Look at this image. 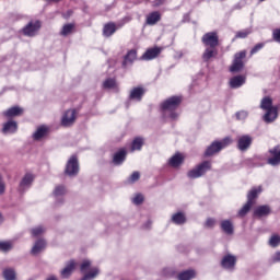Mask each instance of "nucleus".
I'll return each instance as SVG.
<instances>
[{
  "label": "nucleus",
  "mask_w": 280,
  "mask_h": 280,
  "mask_svg": "<svg viewBox=\"0 0 280 280\" xmlns=\"http://www.w3.org/2000/svg\"><path fill=\"white\" fill-rule=\"evenodd\" d=\"M183 98L180 96H172L162 103V113L164 117H170V119H178V113L176 108L180 106Z\"/></svg>",
  "instance_id": "nucleus-1"
},
{
  "label": "nucleus",
  "mask_w": 280,
  "mask_h": 280,
  "mask_svg": "<svg viewBox=\"0 0 280 280\" xmlns=\"http://www.w3.org/2000/svg\"><path fill=\"white\" fill-rule=\"evenodd\" d=\"M261 110H266L262 119L266 124H272L279 117V109L277 106H272V98L270 96H265L260 102Z\"/></svg>",
  "instance_id": "nucleus-2"
},
{
  "label": "nucleus",
  "mask_w": 280,
  "mask_h": 280,
  "mask_svg": "<svg viewBox=\"0 0 280 280\" xmlns=\"http://www.w3.org/2000/svg\"><path fill=\"white\" fill-rule=\"evenodd\" d=\"M232 140L231 138L226 137L221 141H213L205 151V156H213L214 154H218L219 152H222L224 148L228 145H231Z\"/></svg>",
  "instance_id": "nucleus-3"
},
{
  "label": "nucleus",
  "mask_w": 280,
  "mask_h": 280,
  "mask_svg": "<svg viewBox=\"0 0 280 280\" xmlns=\"http://www.w3.org/2000/svg\"><path fill=\"white\" fill-rule=\"evenodd\" d=\"M211 170V162L210 161H203L201 164L197 165L195 168L190 170L187 173L188 178L196 179L200 178V176H205L207 172Z\"/></svg>",
  "instance_id": "nucleus-4"
},
{
  "label": "nucleus",
  "mask_w": 280,
  "mask_h": 280,
  "mask_svg": "<svg viewBox=\"0 0 280 280\" xmlns=\"http://www.w3.org/2000/svg\"><path fill=\"white\" fill-rule=\"evenodd\" d=\"M221 268L228 272H234L235 266H237V257L232 254H225L220 261Z\"/></svg>",
  "instance_id": "nucleus-5"
},
{
  "label": "nucleus",
  "mask_w": 280,
  "mask_h": 280,
  "mask_svg": "<svg viewBox=\"0 0 280 280\" xmlns=\"http://www.w3.org/2000/svg\"><path fill=\"white\" fill-rule=\"evenodd\" d=\"M65 174H67V176H78V174H80V162H78V156H70L66 164Z\"/></svg>",
  "instance_id": "nucleus-6"
},
{
  "label": "nucleus",
  "mask_w": 280,
  "mask_h": 280,
  "mask_svg": "<svg viewBox=\"0 0 280 280\" xmlns=\"http://www.w3.org/2000/svg\"><path fill=\"white\" fill-rule=\"evenodd\" d=\"M40 26V21H31L22 28V34L28 38H34V36L38 35Z\"/></svg>",
  "instance_id": "nucleus-7"
},
{
  "label": "nucleus",
  "mask_w": 280,
  "mask_h": 280,
  "mask_svg": "<svg viewBox=\"0 0 280 280\" xmlns=\"http://www.w3.org/2000/svg\"><path fill=\"white\" fill-rule=\"evenodd\" d=\"M201 43L205 45V47L215 49L220 45V37L218 36L217 32H209L202 36Z\"/></svg>",
  "instance_id": "nucleus-8"
},
{
  "label": "nucleus",
  "mask_w": 280,
  "mask_h": 280,
  "mask_svg": "<svg viewBox=\"0 0 280 280\" xmlns=\"http://www.w3.org/2000/svg\"><path fill=\"white\" fill-rule=\"evenodd\" d=\"M244 58H246V51L236 52L234 55V60L230 67L231 73H240L244 69Z\"/></svg>",
  "instance_id": "nucleus-9"
},
{
  "label": "nucleus",
  "mask_w": 280,
  "mask_h": 280,
  "mask_svg": "<svg viewBox=\"0 0 280 280\" xmlns=\"http://www.w3.org/2000/svg\"><path fill=\"white\" fill-rule=\"evenodd\" d=\"M253 144V137L249 135H244L237 139V148L241 152H246L248 148Z\"/></svg>",
  "instance_id": "nucleus-10"
},
{
  "label": "nucleus",
  "mask_w": 280,
  "mask_h": 280,
  "mask_svg": "<svg viewBox=\"0 0 280 280\" xmlns=\"http://www.w3.org/2000/svg\"><path fill=\"white\" fill-rule=\"evenodd\" d=\"M32 183H34V175L30 173L25 174L20 183V187H19L20 194H25V191H27V189L32 187Z\"/></svg>",
  "instance_id": "nucleus-11"
},
{
  "label": "nucleus",
  "mask_w": 280,
  "mask_h": 280,
  "mask_svg": "<svg viewBox=\"0 0 280 280\" xmlns=\"http://www.w3.org/2000/svg\"><path fill=\"white\" fill-rule=\"evenodd\" d=\"M73 124H75V109H68L61 118V125L67 128Z\"/></svg>",
  "instance_id": "nucleus-12"
},
{
  "label": "nucleus",
  "mask_w": 280,
  "mask_h": 280,
  "mask_svg": "<svg viewBox=\"0 0 280 280\" xmlns=\"http://www.w3.org/2000/svg\"><path fill=\"white\" fill-rule=\"evenodd\" d=\"M269 153L271 154V158L267 160V163L269 165H272L273 167H277V165H280V147L277 145L270 149Z\"/></svg>",
  "instance_id": "nucleus-13"
},
{
  "label": "nucleus",
  "mask_w": 280,
  "mask_h": 280,
  "mask_svg": "<svg viewBox=\"0 0 280 280\" xmlns=\"http://www.w3.org/2000/svg\"><path fill=\"white\" fill-rule=\"evenodd\" d=\"M65 194H67L65 186L59 185L55 187L52 196L56 198V205H62V202H65V198L62 197Z\"/></svg>",
  "instance_id": "nucleus-14"
},
{
  "label": "nucleus",
  "mask_w": 280,
  "mask_h": 280,
  "mask_svg": "<svg viewBox=\"0 0 280 280\" xmlns=\"http://www.w3.org/2000/svg\"><path fill=\"white\" fill-rule=\"evenodd\" d=\"M163 51L161 47L149 48L143 55L142 60H154V58L159 57Z\"/></svg>",
  "instance_id": "nucleus-15"
},
{
  "label": "nucleus",
  "mask_w": 280,
  "mask_h": 280,
  "mask_svg": "<svg viewBox=\"0 0 280 280\" xmlns=\"http://www.w3.org/2000/svg\"><path fill=\"white\" fill-rule=\"evenodd\" d=\"M16 130H19V125L14 120L7 121L2 128L3 135H14Z\"/></svg>",
  "instance_id": "nucleus-16"
},
{
  "label": "nucleus",
  "mask_w": 280,
  "mask_h": 280,
  "mask_svg": "<svg viewBox=\"0 0 280 280\" xmlns=\"http://www.w3.org/2000/svg\"><path fill=\"white\" fill-rule=\"evenodd\" d=\"M171 222L177 226H183V224H187V215L184 212H176L172 214Z\"/></svg>",
  "instance_id": "nucleus-17"
},
{
  "label": "nucleus",
  "mask_w": 280,
  "mask_h": 280,
  "mask_svg": "<svg viewBox=\"0 0 280 280\" xmlns=\"http://www.w3.org/2000/svg\"><path fill=\"white\" fill-rule=\"evenodd\" d=\"M126 156H128V152L126 151V149H120L118 152L114 154V165H122L124 161H126Z\"/></svg>",
  "instance_id": "nucleus-18"
},
{
  "label": "nucleus",
  "mask_w": 280,
  "mask_h": 280,
  "mask_svg": "<svg viewBox=\"0 0 280 280\" xmlns=\"http://www.w3.org/2000/svg\"><path fill=\"white\" fill-rule=\"evenodd\" d=\"M221 231L225 233V235H233L235 233V228L233 226V222L231 220H223L220 223Z\"/></svg>",
  "instance_id": "nucleus-19"
},
{
  "label": "nucleus",
  "mask_w": 280,
  "mask_h": 280,
  "mask_svg": "<svg viewBox=\"0 0 280 280\" xmlns=\"http://www.w3.org/2000/svg\"><path fill=\"white\" fill-rule=\"evenodd\" d=\"M244 84H246V77L244 75H236L230 80L231 89H240L241 86H244Z\"/></svg>",
  "instance_id": "nucleus-20"
},
{
  "label": "nucleus",
  "mask_w": 280,
  "mask_h": 280,
  "mask_svg": "<svg viewBox=\"0 0 280 280\" xmlns=\"http://www.w3.org/2000/svg\"><path fill=\"white\" fill-rule=\"evenodd\" d=\"M143 95H145V90H143V88H135L130 92L129 100L141 102V100H143Z\"/></svg>",
  "instance_id": "nucleus-21"
},
{
  "label": "nucleus",
  "mask_w": 280,
  "mask_h": 280,
  "mask_svg": "<svg viewBox=\"0 0 280 280\" xmlns=\"http://www.w3.org/2000/svg\"><path fill=\"white\" fill-rule=\"evenodd\" d=\"M73 270H75V261L70 260L60 272L62 279H69V277H71V273L73 272Z\"/></svg>",
  "instance_id": "nucleus-22"
},
{
  "label": "nucleus",
  "mask_w": 280,
  "mask_h": 280,
  "mask_svg": "<svg viewBox=\"0 0 280 280\" xmlns=\"http://www.w3.org/2000/svg\"><path fill=\"white\" fill-rule=\"evenodd\" d=\"M161 21V12L154 11L147 15L145 23L147 25H156Z\"/></svg>",
  "instance_id": "nucleus-23"
},
{
  "label": "nucleus",
  "mask_w": 280,
  "mask_h": 280,
  "mask_svg": "<svg viewBox=\"0 0 280 280\" xmlns=\"http://www.w3.org/2000/svg\"><path fill=\"white\" fill-rule=\"evenodd\" d=\"M215 56H218V49L207 47L202 54V60L205 62H209L211 60V58H215Z\"/></svg>",
  "instance_id": "nucleus-24"
},
{
  "label": "nucleus",
  "mask_w": 280,
  "mask_h": 280,
  "mask_svg": "<svg viewBox=\"0 0 280 280\" xmlns=\"http://www.w3.org/2000/svg\"><path fill=\"white\" fill-rule=\"evenodd\" d=\"M45 246H47V243L45 242V240H38L35 242L34 246L32 247L31 253L33 255H38L43 253V250H45Z\"/></svg>",
  "instance_id": "nucleus-25"
},
{
  "label": "nucleus",
  "mask_w": 280,
  "mask_h": 280,
  "mask_svg": "<svg viewBox=\"0 0 280 280\" xmlns=\"http://www.w3.org/2000/svg\"><path fill=\"white\" fill-rule=\"evenodd\" d=\"M137 60V50L131 49L127 52L125 56V59L122 61V67H128V65H132Z\"/></svg>",
  "instance_id": "nucleus-26"
},
{
  "label": "nucleus",
  "mask_w": 280,
  "mask_h": 280,
  "mask_svg": "<svg viewBox=\"0 0 280 280\" xmlns=\"http://www.w3.org/2000/svg\"><path fill=\"white\" fill-rule=\"evenodd\" d=\"M260 192L261 186L252 188L247 194V202H249L250 205H255V199L257 198V196H259Z\"/></svg>",
  "instance_id": "nucleus-27"
},
{
  "label": "nucleus",
  "mask_w": 280,
  "mask_h": 280,
  "mask_svg": "<svg viewBox=\"0 0 280 280\" xmlns=\"http://www.w3.org/2000/svg\"><path fill=\"white\" fill-rule=\"evenodd\" d=\"M3 115L4 117H20V115H23V108L14 106L3 112Z\"/></svg>",
  "instance_id": "nucleus-28"
},
{
  "label": "nucleus",
  "mask_w": 280,
  "mask_h": 280,
  "mask_svg": "<svg viewBox=\"0 0 280 280\" xmlns=\"http://www.w3.org/2000/svg\"><path fill=\"white\" fill-rule=\"evenodd\" d=\"M117 32V25L115 23H107L104 25L103 28V36H106V38L113 36Z\"/></svg>",
  "instance_id": "nucleus-29"
},
{
  "label": "nucleus",
  "mask_w": 280,
  "mask_h": 280,
  "mask_svg": "<svg viewBox=\"0 0 280 280\" xmlns=\"http://www.w3.org/2000/svg\"><path fill=\"white\" fill-rule=\"evenodd\" d=\"M183 155L180 153H176L168 160V165L171 167H180L183 165Z\"/></svg>",
  "instance_id": "nucleus-30"
},
{
  "label": "nucleus",
  "mask_w": 280,
  "mask_h": 280,
  "mask_svg": "<svg viewBox=\"0 0 280 280\" xmlns=\"http://www.w3.org/2000/svg\"><path fill=\"white\" fill-rule=\"evenodd\" d=\"M270 207L269 206H260L254 210L255 218H264L265 215H269Z\"/></svg>",
  "instance_id": "nucleus-31"
},
{
  "label": "nucleus",
  "mask_w": 280,
  "mask_h": 280,
  "mask_svg": "<svg viewBox=\"0 0 280 280\" xmlns=\"http://www.w3.org/2000/svg\"><path fill=\"white\" fill-rule=\"evenodd\" d=\"M178 280H191V279H196V270L194 269H188L185 271H182L178 273L177 276Z\"/></svg>",
  "instance_id": "nucleus-32"
},
{
  "label": "nucleus",
  "mask_w": 280,
  "mask_h": 280,
  "mask_svg": "<svg viewBox=\"0 0 280 280\" xmlns=\"http://www.w3.org/2000/svg\"><path fill=\"white\" fill-rule=\"evenodd\" d=\"M48 130L49 129L46 126L38 127L36 129V131L33 133V139L35 141H40V139H43V137L47 136Z\"/></svg>",
  "instance_id": "nucleus-33"
},
{
  "label": "nucleus",
  "mask_w": 280,
  "mask_h": 280,
  "mask_svg": "<svg viewBox=\"0 0 280 280\" xmlns=\"http://www.w3.org/2000/svg\"><path fill=\"white\" fill-rule=\"evenodd\" d=\"M2 277L4 280H16V270L14 268H5L2 271Z\"/></svg>",
  "instance_id": "nucleus-34"
},
{
  "label": "nucleus",
  "mask_w": 280,
  "mask_h": 280,
  "mask_svg": "<svg viewBox=\"0 0 280 280\" xmlns=\"http://www.w3.org/2000/svg\"><path fill=\"white\" fill-rule=\"evenodd\" d=\"M73 30H75L74 24H65L60 31V36H69L70 34H73Z\"/></svg>",
  "instance_id": "nucleus-35"
},
{
  "label": "nucleus",
  "mask_w": 280,
  "mask_h": 280,
  "mask_svg": "<svg viewBox=\"0 0 280 280\" xmlns=\"http://www.w3.org/2000/svg\"><path fill=\"white\" fill-rule=\"evenodd\" d=\"M143 148V139L142 138H136L133 139L131 143V152L139 151Z\"/></svg>",
  "instance_id": "nucleus-36"
},
{
  "label": "nucleus",
  "mask_w": 280,
  "mask_h": 280,
  "mask_svg": "<svg viewBox=\"0 0 280 280\" xmlns=\"http://www.w3.org/2000/svg\"><path fill=\"white\" fill-rule=\"evenodd\" d=\"M100 275V269L93 268L90 272L85 273L81 280H93Z\"/></svg>",
  "instance_id": "nucleus-37"
},
{
  "label": "nucleus",
  "mask_w": 280,
  "mask_h": 280,
  "mask_svg": "<svg viewBox=\"0 0 280 280\" xmlns=\"http://www.w3.org/2000/svg\"><path fill=\"white\" fill-rule=\"evenodd\" d=\"M45 231H46L45 226L38 225L36 228H33L31 230V233H32L33 237H38V236L43 235V233H45Z\"/></svg>",
  "instance_id": "nucleus-38"
},
{
  "label": "nucleus",
  "mask_w": 280,
  "mask_h": 280,
  "mask_svg": "<svg viewBox=\"0 0 280 280\" xmlns=\"http://www.w3.org/2000/svg\"><path fill=\"white\" fill-rule=\"evenodd\" d=\"M12 248H13L12 242L10 241L0 242V250H2V253H8L12 250Z\"/></svg>",
  "instance_id": "nucleus-39"
},
{
  "label": "nucleus",
  "mask_w": 280,
  "mask_h": 280,
  "mask_svg": "<svg viewBox=\"0 0 280 280\" xmlns=\"http://www.w3.org/2000/svg\"><path fill=\"white\" fill-rule=\"evenodd\" d=\"M253 207V203H250L249 201H247L243 208L238 211V215L241 218H244V215H246V213H248L250 211V208Z\"/></svg>",
  "instance_id": "nucleus-40"
},
{
  "label": "nucleus",
  "mask_w": 280,
  "mask_h": 280,
  "mask_svg": "<svg viewBox=\"0 0 280 280\" xmlns=\"http://www.w3.org/2000/svg\"><path fill=\"white\" fill-rule=\"evenodd\" d=\"M279 244H280V236L277 234L272 235L269 240V246H271V248H277Z\"/></svg>",
  "instance_id": "nucleus-41"
},
{
  "label": "nucleus",
  "mask_w": 280,
  "mask_h": 280,
  "mask_svg": "<svg viewBox=\"0 0 280 280\" xmlns=\"http://www.w3.org/2000/svg\"><path fill=\"white\" fill-rule=\"evenodd\" d=\"M250 28H246L244 31H240L236 33L235 38H246L248 34H250Z\"/></svg>",
  "instance_id": "nucleus-42"
},
{
  "label": "nucleus",
  "mask_w": 280,
  "mask_h": 280,
  "mask_svg": "<svg viewBox=\"0 0 280 280\" xmlns=\"http://www.w3.org/2000/svg\"><path fill=\"white\" fill-rule=\"evenodd\" d=\"M104 89H115V79H107L103 83Z\"/></svg>",
  "instance_id": "nucleus-43"
},
{
  "label": "nucleus",
  "mask_w": 280,
  "mask_h": 280,
  "mask_svg": "<svg viewBox=\"0 0 280 280\" xmlns=\"http://www.w3.org/2000/svg\"><path fill=\"white\" fill-rule=\"evenodd\" d=\"M139 178H141V175L139 174V172H133L128 178V183H137Z\"/></svg>",
  "instance_id": "nucleus-44"
},
{
  "label": "nucleus",
  "mask_w": 280,
  "mask_h": 280,
  "mask_svg": "<svg viewBox=\"0 0 280 280\" xmlns=\"http://www.w3.org/2000/svg\"><path fill=\"white\" fill-rule=\"evenodd\" d=\"M247 117H248V112H246V110H241V112L236 113V118L240 121H244V119H246Z\"/></svg>",
  "instance_id": "nucleus-45"
},
{
  "label": "nucleus",
  "mask_w": 280,
  "mask_h": 280,
  "mask_svg": "<svg viewBox=\"0 0 280 280\" xmlns=\"http://www.w3.org/2000/svg\"><path fill=\"white\" fill-rule=\"evenodd\" d=\"M91 268V261L90 260H83V262L81 264V272H86V270H89Z\"/></svg>",
  "instance_id": "nucleus-46"
},
{
  "label": "nucleus",
  "mask_w": 280,
  "mask_h": 280,
  "mask_svg": "<svg viewBox=\"0 0 280 280\" xmlns=\"http://www.w3.org/2000/svg\"><path fill=\"white\" fill-rule=\"evenodd\" d=\"M206 229H213L215 226V219L208 218L205 223Z\"/></svg>",
  "instance_id": "nucleus-47"
},
{
  "label": "nucleus",
  "mask_w": 280,
  "mask_h": 280,
  "mask_svg": "<svg viewBox=\"0 0 280 280\" xmlns=\"http://www.w3.org/2000/svg\"><path fill=\"white\" fill-rule=\"evenodd\" d=\"M133 205H142L143 202V195L138 194L132 198Z\"/></svg>",
  "instance_id": "nucleus-48"
},
{
  "label": "nucleus",
  "mask_w": 280,
  "mask_h": 280,
  "mask_svg": "<svg viewBox=\"0 0 280 280\" xmlns=\"http://www.w3.org/2000/svg\"><path fill=\"white\" fill-rule=\"evenodd\" d=\"M272 38L276 43H280V28L273 30Z\"/></svg>",
  "instance_id": "nucleus-49"
},
{
  "label": "nucleus",
  "mask_w": 280,
  "mask_h": 280,
  "mask_svg": "<svg viewBox=\"0 0 280 280\" xmlns=\"http://www.w3.org/2000/svg\"><path fill=\"white\" fill-rule=\"evenodd\" d=\"M260 49H264V44L261 43L257 44L255 47L252 48L250 55L253 56L257 54V51H260Z\"/></svg>",
  "instance_id": "nucleus-50"
},
{
  "label": "nucleus",
  "mask_w": 280,
  "mask_h": 280,
  "mask_svg": "<svg viewBox=\"0 0 280 280\" xmlns=\"http://www.w3.org/2000/svg\"><path fill=\"white\" fill-rule=\"evenodd\" d=\"M271 264H280V252H276L271 256Z\"/></svg>",
  "instance_id": "nucleus-51"
},
{
  "label": "nucleus",
  "mask_w": 280,
  "mask_h": 280,
  "mask_svg": "<svg viewBox=\"0 0 280 280\" xmlns=\"http://www.w3.org/2000/svg\"><path fill=\"white\" fill-rule=\"evenodd\" d=\"M2 194H5V182H3V176L0 175V196H2Z\"/></svg>",
  "instance_id": "nucleus-52"
},
{
  "label": "nucleus",
  "mask_w": 280,
  "mask_h": 280,
  "mask_svg": "<svg viewBox=\"0 0 280 280\" xmlns=\"http://www.w3.org/2000/svg\"><path fill=\"white\" fill-rule=\"evenodd\" d=\"M46 280H58V277H56V276H49L48 278H46Z\"/></svg>",
  "instance_id": "nucleus-53"
},
{
  "label": "nucleus",
  "mask_w": 280,
  "mask_h": 280,
  "mask_svg": "<svg viewBox=\"0 0 280 280\" xmlns=\"http://www.w3.org/2000/svg\"><path fill=\"white\" fill-rule=\"evenodd\" d=\"M150 226H152V221L149 220L145 224V229H150Z\"/></svg>",
  "instance_id": "nucleus-54"
},
{
  "label": "nucleus",
  "mask_w": 280,
  "mask_h": 280,
  "mask_svg": "<svg viewBox=\"0 0 280 280\" xmlns=\"http://www.w3.org/2000/svg\"><path fill=\"white\" fill-rule=\"evenodd\" d=\"M3 214L0 213V224H3Z\"/></svg>",
  "instance_id": "nucleus-55"
},
{
  "label": "nucleus",
  "mask_w": 280,
  "mask_h": 280,
  "mask_svg": "<svg viewBox=\"0 0 280 280\" xmlns=\"http://www.w3.org/2000/svg\"><path fill=\"white\" fill-rule=\"evenodd\" d=\"M71 14H73L72 11H68V16H71Z\"/></svg>",
  "instance_id": "nucleus-56"
},
{
  "label": "nucleus",
  "mask_w": 280,
  "mask_h": 280,
  "mask_svg": "<svg viewBox=\"0 0 280 280\" xmlns=\"http://www.w3.org/2000/svg\"><path fill=\"white\" fill-rule=\"evenodd\" d=\"M260 2H262V1H266V0H259Z\"/></svg>",
  "instance_id": "nucleus-57"
}]
</instances>
